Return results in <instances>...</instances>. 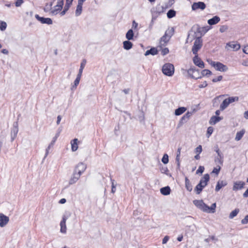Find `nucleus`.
Masks as SVG:
<instances>
[{
	"instance_id": "1",
	"label": "nucleus",
	"mask_w": 248,
	"mask_h": 248,
	"mask_svg": "<svg viewBox=\"0 0 248 248\" xmlns=\"http://www.w3.org/2000/svg\"><path fill=\"white\" fill-rule=\"evenodd\" d=\"M193 203L203 212L211 213H214L216 212V203L212 204L211 207H209L202 200H195L193 201Z\"/></svg>"
},
{
	"instance_id": "2",
	"label": "nucleus",
	"mask_w": 248,
	"mask_h": 248,
	"mask_svg": "<svg viewBox=\"0 0 248 248\" xmlns=\"http://www.w3.org/2000/svg\"><path fill=\"white\" fill-rule=\"evenodd\" d=\"M173 33L174 29L173 28L168 29L166 31L165 34L160 38L159 47H162V46H165L173 35Z\"/></svg>"
},
{
	"instance_id": "3",
	"label": "nucleus",
	"mask_w": 248,
	"mask_h": 248,
	"mask_svg": "<svg viewBox=\"0 0 248 248\" xmlns=\"http://www.w3.org/2000/svg\"><path fill=\"white\" fill-rule=\"evenodd\" d=\"M239 100L238 96H230L225 99L220 105V109L221 111L225 109L230 104L234 102H237Z\"/></svg>"
},
{
	"instance_id": "4",
	"label": "nucleus",
	"mask_w": 248,
	"mask_h": 248,
	"mask_svg": "<svg viewBox=\"0 0 248 248\" xmlns=\"http://www.w3.org/2000/svg\"><path fill=\"white\" fill-rule=\"evenodd\" d=\"M162 71L165 75L171 77L174 74V67L171 63H166L163 65Z\"/></svg>"
},
{
	"instance_id": "5",
	"label": "nucleus",
	"mask_w": 248,
	"mask_h": 248,
	"mask_svg": "<svg viewBox=\"0 0 248 248\" xmlns=\"http://www.w3.org/2000/svg\"><path fill=\"white\" fill-rule=\"evenodd\" d=\"M209 64L214 67V68L218 71L220 72H226L228 70V68L226 65L224 64L218 62H214L212 61H208Z\"/></svg>"
},
{
	"instance_id": "6",
	"label": "nucleus",
	"mask_w": 248,
	"mask_h": 248,
	"mask_svg": "<svg viewBox=\"0 0 248 248\" xmlns=\"http://www.w3.org/2000/svg\"><path fill=\"white\" fill-rule=\"evenodd\" d=\"M202 45V40L200 37L197 38L194 43L192 51L195 55L197 54L198 51L201 48Z\"/></svg>"
},
{
	"instance_id": "7",
	"label": "nucleus",
	"mask_w": 248,
	"mask_h": 248,
	"mask_svg": "<svg viewBox=\"0 0 248 248\" xmlns=\"http://www.w3.org/2000/svg\"><path fill=\"white\" fill-rule=\"evenodd\" d=\"M63 0H58L57 4L51 11V14L54 15L57 14L62 8Z\"/></svg>"
},
{
	"instance_id": "8",
	"label": "nucleus",
	"mask_w": 248,
	"mask_h": 248,
	"mask_svg": "<svg viewBox=\"0 0 248 248\" xmlns=\"http://www.w3.org/2000/svg\"><path fill=\"white\" fill-rule=\"evenodd\" d=\"M86 167V164L81 162L79 163L75 167L74 172L78 173L79 175H81V174L85 170Z\"/></svg>"
},
{
	"instance_id": "9",
	"label": "nucleus",
	"mask_w": 248,
	"mask_h": 248,
	"mask_svg": "<svg viewBox=\"0 0 248 248\" xmlns=\"http://www.w3.org/2000/svg\"><path fill=\"white\" fill-rule=\"evenodd\" d=\"M206 7L205 4L203 2H194L192 5V9L193 11L197 10L198 9H201L202 10H204Z\"/></svg>"
},
{
	"instance_id": "10",
	"label": "nucleus",
	"mask_w": 248,
	"mask_h": 248,
	"mask_svg": "<svg viewBox=\"0 0 248 248\" xmlns=\"http://www.w3.org/2000/svg\"><path fill=\"white\" fill-rule=\"evenodd\" d=\"M35 18L42 24H46L48 25H51L52 24V21L50 18H45L43 17H40L38 15H35Z\"/></svg>"
},
{
	"instance_id": "11",
	"label": "nucleus",
	"mask_w": 248,
	"mask_h": 248,
	"mask_svg": "<svg viewBox=\"0 0 248 248\" xmlns=\"http://www.w3.org/2000/svg\"><path fill=\"white\" fill-rule=\"evenodd\" d=\"M195 55V57L193 59L194 63L200 68H204V63L198 57L197 54Z\"/></svg>"
},
{
	"instance_id": "12",
	"label": "nucleus",
	"mask_w": 248,
	"mask_h": 248,
	"mask_svg": "<svg viewBox=\"0 0 248 248\" xmlns=\"http://www.w3.org/2000/svg\"><path fill=\"white\" fill-rule=\"evenodd\" d=\"M9 217L2 213L0 214V227H3L8 223Z\"/></svg>"
},
{
	"instance_id": "13",
	"label": "nucleus",
	"mask_w": 248,
	"mask_h": 248,
	"mask_svg": "<svg viewBox=\"0 0 248 248\" xmlns=\"http://www.w3.org/2000/svg\"><path fill=\"white\" fill-rule=\"evenodd\" d=\"M68 218V216H66L65 215H63L62 217V219L61 221L60 226H61V232L63 233H66V221Z\"/></svg>"
},
{
	"instance_id": "14",
	"label": "nucleus",
	"mask_w": 248,
	"mask_h": 248,
	"mask_svg": "<svg viewBox=\"0 0 248 248\" xmlns=\"http://www.w3.org/2000/svg\"><path fill=\"white\" fill-rule=\"evenodd\" d=\"M240 45L235 42H231L227 44L226 48L230 47L234 51H237L240 48Z\"/></svg>"
},
{
	"instance_id": "15",
	"label": "nucleus",
	"mask_w": 248,
	"mask_h": 248,
	"mask_svg": "<svg viewBox=\"0 0 248 248\" xmlns=\"http://www.w3.org/2000/svg\"><path fill=\"white\" fill-rule=\"evenodd\" d=\"M80 177V175L78 174V173L75 172L74 171L73 174H72V176L71 177L69 181V185H73L75 183H76L78 180L79 179Z\"/></svg>"
},
{
	"instance_id": "16",
	"label": "nucleus",
	"mask_w": 248,
	"mask_h": 248,
	"mask_svg": "<svg viewBox=\"0 0 248 248\" xmlns=\"http://www.w3.org/2000/svg\"><path fill=\"white\" fill-rule=\"evenodd\" d=\"M209 175L208 174H205L204 175L203 177L201 178L199 184L204 187L207 186L208 182L209 181Z\"/></svg>"
},
{
	"instance_id": "17",
	"label": "nucleus",
	"mask_w": 248,
	"mask_h": 248,
	"mask_svg": "<svg viewBox=\"0 0 248 248\" xmlns=\"http://www.w3.org/2000/svg\"><path fill=\"white\" fill-rule=\"evenodd\" d=\"M227 185V182L225 180H219L217 182V184L216 185L215 190L216 191H218L221 188Z\"/></svg>"
},
{
	"instance_id": "18",
	"label": "nucleus",
	"mask_w": 248,
	"mask_h": 248,
	"mask_svg": "<svg viewBox=\"0 0 248 248\" xmlns=\"http://www.w3.org/2000/svg\"><path fill=\"white\" fill-rule=\"evenodd\" d=\"M244 185V182L242 181L235 182L233 184L232 189L234 191L242 189V188H243Z\"/></svg>"
},
{
	"instance_id": "19",
	"label": "nucleus",
	"mask_w": 248,
	"mask_h": 248,
	"mask_svg": "<svg viewBox=\"0 0 248 248\" xmlns=\"http://www.w3.org/2000/svg\"><path fill=\"white\" fill-rule=\"evenodd\" d=\"M78 140L75 139L71 141V149L73 152L77 151L78 149Z\"/></svg>"
},
{
	"instance_id": "20",
	"label": "nucleus",
	"mask_w": 248,
	"mask_h": 248,
	"mask_svg": "<svg viewBox=\"0 0 248 248\" xmlns=\"http://www.w3.org/2000/svg\"><path fill=\"white\" fill-rule=\"evenodd\" d=\"M220 20V19L219 16H215L212 18L209 19L207 22L210 25H213L218 23Z\"/></svg>"
},
{
	"instance_id": "21",
	"label": "nucleus",
	"mask_w": 248,
	"mask_h": 248,
	"mask_svg": "<svg viewBox=\"0 0 248 248\" xmlns=\"http://www.w3.org/2000/svg\"><path fill=\"white\" fill-rule=\"evenodd\" d=\"M222 119V118L219 116H212L209 121V124L211 125H214L217 123L219 122Z\"/></svg>"
},
{
	"instance_id": "22",
	"label": "nucleus",
	"mask_w": 248,
	"mask_h": 248,
	"mask_svg": "<svg viewBox=\"0 0 248 248\" xmlns=\"http://www.w3.org/2000/svg\"><path fill=\"white\" fill-rule=\"evenodd\" d=\"M160 190L161 193L163 195H168L170 192V187L168 186L161 188Z\"/></svg>"
},
{
	"instance_id": "23",
	"label": "nucleus",
	"mask_w": 248,
	"mask_h": 248,
	"mask_svg": "<svg viewBox=\"0 0 248 248\" xmlns=\"http://www.w3.org/2000/svg\"><path fill=\"white\" fill-rule=\"evenodd\" d=\"M186 110V108L184 107H180L175 110V115L179 116L184 113Z\"/></svg>"
},
{
	"instance_id": "24",
	"label": "nucleus",
	"mask_w": 248,
	"mask_h": 248,
	"mask_svg": "<svg viewBox=\"0 0 248 248\" xmlns=\"http://www.w3.org/2000/svg\"><path fill=\"white\" fill-rule=\"evenodd\" d=\"M71 2H69L67 1H66V3L64 7L63 10L61 13V16H63L65 14L66 12L68 10L69 7H70L71 5L72 4Z\"/></svg>"
},
{
	"instance_id": "25",
	"label": "nucleus",
	"mask_w": 248,
	"mask_h": 248,
	"mask_svg": "<svg viewBox=\"0 0 248 248\" xmlns=\"http://www.w3.org/2000/svg\"><path fill=\"white\" fill-rule=\"evenodd\" d=\"M124 48L126 50L131 49L133 46L132 43L129 41V40L125 41L123 42Z\"/></svg>"
},
{
	"instance_id": "26",
	"label": "nucleus",
	"mask_w": 248,
	"mask_h": 248,
	"mask_svg": "<svg viewBox=\"0 0 248 248\" xmlns=\"http://www.w3.org/2000/svg\"><path fill=\"white\" fill-rule=\"evenodd\" d=\"M245 133V130H242L239 132H238L237 133H236V136H235V140H236V141H239L243 137L244 134Z\"/></svg>"
},
{
	"instance_id": "27",
	"label": "nucleus",
	"mask_w": 248,
	"mask_h": 248,
	"mask_svg": "<svg viewBox=\"0 0 248 248\" xmlns=\"http://www.w3.org/2000/svg\"><path fill=\"white\" fill-rule=\"evenodd\" d=\"M133 36H134V33H133V30L132 29L128 30V31L126 33V35H125L126 39L128 40H132L133 38Z\"/></svg>"
},
{
	"instance_id": "28",
	"label": "nucleus",
	"mask_w": 248,
	"mask_h": 248,
	"mask_svg": "<svg viewBox=\"0 0 248 248\" xmlns=\"http://www.w3.org/2000/svg\"><path fill=\"white\" fill-rule=\"evenodd\" d=\"M157 53V50L156 48L153 47L151 48L150 50H148L146 51L145 53V56H147L149 54H152L153 55L156 54Z\"/></svg>"
},
{
	"instance_id": "29",
	"label": "nucleus",
	"mask_w": 248,
	"mask_h": 248,
	"mask_svg": "<svg viewBox=\"0 0 248 248\" xmlns=\"http://www.w3.org/2000/svg\"><path fill=\"white\" fill-rule=\"evenodd\" d=\"M185 185L186 189L188 191H191L192 190V186L190 184L189 180L186 177L185 178Z\"/></svg>"
},
{
	"instance_id": "30",
	"label": "nucleus",
	"mask_w": 248,
	"mask_h": 248,
	"mask_svg": "<svg viewBox=\"0 0 248 248\" xmlns=\"http://www.w3.org/2000/svg\"><path fill=\"white\" fill-rule=\"evenodd\" d=\"M198 72V71L196 70V69H190L188 71V73L191 75V77L192 78H195V79H198V78H201L202 77H196V76L194 75V74H195V73H197Z\"/></svg>"
},
{
	"instance_id": "31",
	"label": "nucleus",
	"mask_w": 248,
	"mask_h": 248,
	"mask_svg": "<svg viewBox=\"0 0 248 248\" xmlns=\"http://www.w3.org/2000/svg\"><path fill=\"white\" fill-rule=\"evenodd\" d=\"M53 5V2H50L49 3H46L45 5V6L44 7V11L46 12H50L51 13V11L53 9L52 8V6Z\"/></svg>"
},
{
	"instance_id": "32",
	"label": "nucleus",
	"mask_w": 248,
	"mask_h": 248,
	"mask_svg": "<svg viewBox=\"0 0 248 248\" xmlns=\"http://www.w3.org/2000/svg\"><path fill=\"white\" fill-rule=\"evenodd\" d=\"M57 137H56V136L53 138V140H52L51 143L48 145L47 148L46 149V156H47V155L48 154L49 150L50 149V148L51 147H52L53 146L54 143L55 142V141L57 140Z\"/></svg>"
},
{
	"instance_id": "33",
	"label": "nucleus",
	"mask_w": 248,
	"mask_h": 248,
	"mask_svg": "<svg viewBox=\"0 0 248 248\" xmlns=\"http://www.w3.org/2000/svg\"><path fill=\"white\" fill-rule=\"evenodd\" d=\"M82 10V5L78 3L76 10V16H79L81 14Z\"/></svg>"
},
{
	"instance_id": "34",
	"label": "nucleus",
	"mask_w": 248,
	"mask_h": 248,
	"mask_svg": "<svg viewBox=\"0 0 248 248\" xmlns=\"http://www.w3.org/2000/svg\"><path fill=\"white\" fill-rule=\"evenodd\" d=\"M239 212V209H235V210H233L231 212V213L229 215V218L230 219H232L233 217H234L237 215Z\"/></svg>"
},
{
	"instance_id": "35",
	"label": "nucleus",
	"mask_w": 248,
	"mask_h": 248,
	"mask_svg": "<svg viewBox=\"0 0 248 248\" xmlns=\"http://www.w3.org/2000/svg\"><path fill=\"white\" fill-rule=\"evenodd\" d=\"M86 61L83 60L82 62L81 63L80 69L79 70V72H78V75H79V76H81L83 70V69L85 67V65L86 64Z\"/></svg>"
},
{
	"instance_id": "36",
	"label": "nucleus",
	"mask_w": 248,
	"mask_h": 248,
	"mask_svg": "<svg viewBox=\"0 0 248 248\" xmlns=\"http://www.w3.org/2000/svg\"><path fill=\"white\" fill-rule=\"evenodd\" d=\"M204 188L202 185H200L199 183L196 186L195 190L196 191V193L197 194H199L202 192V189Z\"/></svg>"
},
{
	"instance_id": "37",
	"label": "nucleus",
	"mask_w": 248,
	"mask_h": 248,
	"mask_svg": "<svg viewBox=\"0 0 248 248\" xmlns=\"http://www.w3.org/2000/svg\"><path fill=\"white\" fill-rule=\"evenodd\" d=\"M18 132V128L15 127L11 132L12 140H13L16 137Z\"/></svg>"
},
{
	"instance_id": "38",
	"label": "nucleus",
	"mask_w": 248,
	"mask_h": 248,
	"mask_svg": "<svg viewBox=\"0 0 248 248\" xmlns=\"http://www.w3.org/2000/svg\"><path fill=\"white\" fill-rule=\"evenodd\" d=\"M201 74L202 77L208 76L212 75V72L208 69H204L202 71Z\"/></svg>"
},
{
	"instance_id": "39",
	"label": "nucleus",
	"mask_w": 248,
	"mask_h": 248,
	"mask_svg": "<svg viewBox=\"0 0 248 248\" xmlns=\"http://www.w3.org/2000/svg\"><path fill=\"white\" fill-rule=\"evenodd\" d=\"M175 14L176 12L175 11L170 10L167 13V16L168 18H170L174 17L175 16Z\"/></svg>"
},
{
	"instance_id": "40",
	"label": "nucleus",
	"mask_w": 248,
	"mask_h": 248,
	"mask_svg": "<svg viewBox=\"0 0 248 248\" xmlns=\"http://www.w3.org/2000/svg\"><path fill=\"white\" fill-rule=\"evenodd\" d=\"M81 77V76H80L79 75H77V78L75 79V80L74 81V85L73 86V87H72L73 88H75V89L76 88L77 86L79 83V81L80 80Z\"/></svg>"
},
{
	"instance_id": "41",
	"label": "nucleus",
	"mask_w": 248,
	"mask_h": 248,
	"mask_svg": "<svg viewBox=\"0 0 248 248\" xmlns=\"http://www.w3.org/2000/svg\"><path fill=\"white\" fill-rule=\"evenodd\" d=\"M162 162L164 164H166L169 162V156L167 154H165L163 155V156L162 158Z\"/></svg>"
},
{
	"instance_id": "42",
	"label": "nucleus",
	"mask_w": 248,
	"mask_h": 248,
	"mask_svg": "<svg viewBox=\"0 0 248 248\" xmlns=\"http://www.w3.org/2000/svg\"><path fill=\"white\" fill-rule=\"evenodd\" d=\"M227 95V94H222L216 97L213 100V105H214L215 103L217 102V101L220 98H222V97Z\"/></svg>"
},
{
	"instance_id": "43",
	"label": "nucleus",
	"mask_w": 248,
	"mask_h": 248,
	"mask_svg": "<svg viewBox=\"0 0 248 248\" xmlns=\"http://www.w3.org/2000/svg\"><path fill=\"white\" fill-rule=\"evenodd\" d=\"M215 161L219 163L220 165H222L223 163V155H222L221 160H220L219 156H217L215 159Z\"/></svg>"
},
{
	"instance_id": "44",
	"label": "nucleus",
	"mask_w": 248,
	"mask_h": 248,
	"mask_svg": "<svg viewBox=\"0 0 248 248\" xmlns=\"http://www.w3.org/2000/svg\"><path fill=\"white\" fill-rule=\"evenodd\" d=\"M220 169L221 167L219 166H217L213 169L212 173H215L217 175L219 173Z\"/></svg>"
},
{
	"instance_id": "45",
	"label": "nucleus",
	"mask_w": 248,
	"mask_h": 248,
	"mask_svg": "<svg viewBox=\"0 0 248 248\" xmlns=\"http://www.w3.org/2000/svg\"><path fill=\"white\" fill-rule=\"evenodd\" d=\"M7 24L6 22L3 21L0 22V29L1 31H4L6 28Z\"/></svg>"
},
{
	"instance_id": "46",
	"label": "nucleus",
	"mask_w": 248,
	"mask_h": 248,
	"mask_svg": "<svg viewBox=\"0 0 248 248\" xmlns=\"http://www.w3.org/2000/svg\"><path fill=\"white\" fill-rule=\"evenodd\" d=\"M192 115V112H187L182 118V120L186 119H189Z\"/></svg>"
},
{
	"instance_id": "47",
	"label": "nucleus",
	"mask_w": 248,
	"mask_h": 248,
	"mask_svg": "<svg viewBox=\"0 0 248 248\" xmlns=\"http://www.w3.org/2000/svg\"><path fill=\"white\" fill-rule=\"evenodd\" d=\"M202 147L201 145H199L195 150V152L196 154H200L202 152Z\"/></svg>"
},
{
	"instance_id": "48",
	"label": "nucleus",
	"mask_w": 248,
	"mask_h": 248,
	"mask_svg": "<svg viewBox=\"0 0 248 248\" xmlns=\"http://www.w3.org/2000/svg\"><path fill=\"white\" fill-rule=\"evenodd\" d=\"M228 29V27L226 25H222L219 28V31L221 32H224L226 31Z\"/></svg>"
},
{
	"instance_id": "49",
	"label": "nucleus",
	"mask_w": 248,
	"mask_h": 248,
	"mask_svg": "<svg viewBox=\"0 0 248 248\" xmlns=\"http://www.w3.org/2000/svg\"><path fill=\"white\" fill-rule=\"evenodd\" d=\"M222 78H223V77L222 76H219L217 78H214L212 79V81L213 82H217L221 81L222 79Z\"/></svg>"
},
{
	"instance_id": "50",
	"label": "nucleus",
	"mask_w": 248,
	"mask_h": 248,
	"mask_svg": "<svg viewBox=\"0 0 248 248\" xmlns=\"http://www.w3.org/2000/svg\"><path fill=\"white\" fill-rule=\"evenodd\" d=\"M111 184H112V188H111V192L112 193H115L116 191V186L114 185V180L111 179Z\"/></svg>"
},
{
	"instance_id": "51",
	"label": "nucleus",
	"mask_w": 248,
	"mask_h": 248,
	"mask_svg": "<svg viewBox=\"0 0 248 248\" xmlns=\"http://www.w3.org/2000/svg\"><path fill=\"white\" fill-rule=\"evenodd\" d=\"M204 170V168L203 166H200L198 169L196 171V173L198 174L199 173H202Z\"/></svg>"
},
{
	"instance_id": "52",
	"label": "nucleus",
	"mask_w": 248,
	"mask_h": 248,
	"mask_svg": "<svg viewBox=\"0 0 248 248\" xmlns=\"http://www.w3.org/2000/svg\"><path fill=\"white\" fill-rule=\"evenodd\" d=\"M213 128L212 127H209L207 129V134L208 135V137H209L213 133Z\"/></svg>"
},
{
	"instance_id": "53",
	"label": "nucleus",
	"mask_w": 248,
	"mask_h": 248,
	"mask_svg": "<svg viewBox=\"0 0 248 248\" xmlns=\"http://www.w3.org/2000/svg\"><path fill=\"white\" fill-rule=\"evenodd\" d=\"M216 152L217 154V155L219 156L220 160H221L222 154L220 152L219 149L217 147H216L215 149Z\"/></svg>"
},
{
	"instance_id": "54",
	"label": "nucleus",
	"mask_w": 248,
	"mask_h": 248,
	"mask_svg": "<svg viewBox=\"0 0 248 248\" xmlns=\"http://www.w3.org/2000/svg\"><path fill=\"white\" fill-rule=\"evenodd\" d=\"M241 223L243 224H246L248 223V215L246 216L245 218L242 219Z\"/></svg>"
},
{
	"instance_id": "55",
	"label": "nucleus",
	"mask_w": 248,
	"mask_h": 248,
	"mask_svg": "<svg viewBox=\"0 0 248 248\" xmlns=\"http://www.w3.org/2000/svg\"><path fill=\"white\" fill-rule=\"evenodd\" d=\"M169 50L168 48H164L162 49L161 54L163 55H166L167 54H168L169 53Z\"/></svg>"
},
{
	"instance_id": "56",
	"label": "nucleus",
	"mask_w": 248,
	"mask_h": 248,
	"mask_svg": "<svg viewBox=\"0 0 248 248\" xmlns=\"http://www.w3.org/2000/svg\"><path fill=\"white\" fill-rule=\"evenodd\" d=\"M207 86V83L206 81H205L202 84H200L199 85V87L200 88H203L206 87Z\"/></svg>"
},
{
	"instance_id": "57",
	"label": "nucleus",
	"mask_w": 248,
	"mask_h": 248,
	"mask_svg": "<svg viewBox=\"0 0 248 248\" xmlns=\"http://www.w3.org/2000/svg\"><path fill=\"white\" fill-rule=\"evenodd\" d=\"M23 2V0H17L16 2V6L17 7L20 6Z\"/></svg>"
},
{
	"instance_id": "58",
	"label": "nucleus",
	"mask_w": 248,
	"mask_h": 248,
	"mask_svg": "<svg viewBox=\"0 0 248 248\" xmlns=\"http://www.w3.org/2000/svg\"><path fill=\"white\" fill-rule=\"evenodd\" d=\"M169 237L168 236H166L164 237L162 240V243L163 244H166L168 241L169 240Z\"/></svg>"
},
{
	"instance_id": "59",
	"label": "nucleus",
	"mask_w": 248,
	"mask_h": 248,
	"mask_svg": "<svg viewBox=\"0 0 248 248\" xmlns=\"http://www.w3.org/2000/svg\"><path fill=\"white\" fill-rule=\"evenodd\" d=\"M243 51L247 54H248V45L246 46L243 49Z\"/></svg>"
},
{
	"instance_id": "60",
	"label": "nucleus",
	"mask_w": 248,
	"mask_h": 248,
	"mask_svg": "<svg viewBox=\"0 0 248 248\" xmlns=\"http://www.w3.org/2000/svg\"><path fill=\"white\" fill-rule=\"evenodd\" d=\"M242 64L245 66H248V60H244L242 62Z\"/></svg>"
},
{
	"instance_id": "61",
	"label": "nucleus",
	"mask_w": 248,
	"mask_h": 248,
	"mask_svg": "<svg viewBox=\"0 0 248 248\" xmlns=\"http://www.w3.org/2000/svg\"><path fill=\"white\" fill-rule=\"evenodd\" d=\"M66 199H64V198H62V199H61L59 201V203H61V204H63V203H65L66 202Z\"/></svg>"
},
{
	"instance_id": "62",
	"label": "nucleus",
	"mask_w": 248,
	"mask_h": 248,
	"mask_svg": "<svg viewBox=\"0 0 248 248\" xmlns=\"http://www.w3.org/2000/svg\"><path fill=\"white\" fill-rule=\"evenodd\" d=\"M244 116L245 119H248V110L246 111L244 113Z\"/></svg>"
},
{
	"instance_id": "63",
	"label": "nucleus",
	"mask_w": 248,
	"mask_h": 248,
	"mask_svg": "<svg viewBox=\"0 0 248 248\" xmlns=\"http://www.w3.org/2000/svg\"><path fill=\"white\" fill-rule=\"evenodd\" d=\"M132 26L135 29L137 28V27H138V23H136L135 21H133Z\"/></svg>"
},
{
	"instance_id": "64",
	"label": "nucleus",
	"mask_w": 248,
	"mask_h": 248,
	"mask_svg": "<svg viewBox=\"0 0 248 248\" xmlns=\"http://www.w3.org/2000/svg\"><path fill=\"white\" fill-rule=\"evenodd\" d=\"M243 196L244 197H247L248 196V188L246 190V191L243 194Z\"/></svg>"
}]
</instances>
